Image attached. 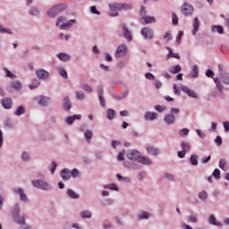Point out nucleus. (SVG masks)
Returning <instances> with one entry per match:
<instances>
[{"instance_id":"a211bd4d","label":"nucleus","mask_w":229,"mask_h":229,"mask_svg":"<svg viewBox=\"0 0 229 229\" xmlns=\"http://www.w3.org/2000/svg\"><path fill=\"white\" fill-rule=\"evenodd\" d=\"M14 192H17L19 194L21 201H28V197L26 196V193H24V190L21 188H17L14 190Z\"/></svg>"},{"instance_id":"423d86ee","label":"nucleus","mask_w":229,"mask_h":229,"mask_svg":"<svg viewBox=\"0 0 229 229\" xmlns=\"http://www.w3.org/2000/svg\"><path fill=\"white\" fill-rule=\"evenodd\" d=\"M181 12L182 13H183V15H185V17H189L190 15H192V13H194V7L187 3H184L182 4Z\"/></svg>"},{"instance_id":"13d9d810","label":"nucleus","mask_w":229,"mask_h":229,"mask_svg":"<svg viewBox=\"0 0 229 229\" xmlns=\"http://www.w3.org/2000/svg\"><path fill=\"white\" fill-rule=\"evenodd\" d=\"M199 198L200 199H205L207 198V191H200L199 194Z\"/></svg>"},{"instance_id":"de8ad7c7","label":"nucleus","mask_w":229,"mask_h":229,"mask_svg":"<svg viewBox=\"0 0 229 229\" xmlns=\"http://www.w3.org/2000/svg\"><path fill=\"white\" fill-rule=\"evenodd\" d=\"M192 72H193L192 78H198V74H199L198 65H193Z\"/></svg>"},{"instance_id":"09e8293b","label":"nucleus","mask_w":229,"mask_h":229,"mask_svg":"<svg viewBox=\"0 0 229 229\" xmlns=\"http://www.w3.org/2000/svg\"><path fill=\"white\" fill-rule=\"evenodd\" d=\"M188 221L189 223H198V218L196 217V216L191 215L188 217Z\"/></svg>"},{"instance_id":"a18cd8bd","label":"nucleus","mask_w":229,"mask_h":229,"mask_svg":"<svg viewBox=\"0 0 229 229\" xmlns=\"http://www.w3.org/2000/svg\"><path fill=\"white\" fill-rule=\"evenodd\" d=\"M213 176L216 180H219L221 178V171L219 169H215L213 172Z\"/></svg>"},{"instance_id":"c03bdc74","label":"nucleus","mask_w":229,"mask_h":229,"mask_svg":"<svg viewBox=\"0 0 229 229\" xmlns=\"http://www.w3.org/2000/svg\"><path fill=\"white\" fill-rule=\"evenodd\" d=\"M76 98H77V99L83 101V99H85V94L83 93V91H77Z\"/></svg>"},{"instance_id":"e2e57ef3","label":"nucleus","mask_w":229,"mask_h":229,"mask_svg":"<svg viewBox=\"0 0 229 229\" xmlns=\"http://www.w3.org/2000/svg\"><path fill=\"white\" fill-rule=\"evenodd\" d=\"M0 33H9V34H12L11 31H9L8 29L6 28H4L3 26L0 25Z\"/></svg>"},{"instance_id":"f03ea898","label":"nucleus","mask_w":229,"mask_h":229,"mask_svg":"<svg viewBox=\"0 0 229 229\" xmlns=\"http://www.w3.org/2000/svg\"><path fill=\"white\" fill-rule=\"evenodd\" d=\"M21 207L19 204H16L13 209V217L15 221V223H18V225H24L26 223V218L24 216H21Z\"/></svg>"},{"instance_id":"2f4dec72","label":"nucleus","mask_w":229,"mask_h":229,"mask_svg":"<svg viewBox=\"0 0 229 229\" xmlns=\"http://www.w3.org/2000/svg\"><path fill=\"white\" fill-rule=\"evenodd\" d=\"M81 217H82V219H90L92 217V213H90V211L88 210L81 211Z\"/></svg>"},{"instance_id":"6e6552de","label":"nucleus","mask_w":229,"mask_h":229,"mask_svg":"<svg viewBox=\"0 0 229 229\" xmlns=\"http://www.w3.org/2000/svg\"><path fill=\"white\" fill-rule=\"evenodd\" d=\"M65 22V18L61 16L57 19L56 26H60V30H65L66 28H71V22Z\"/></svg>"},{"instance_id":"393cba45","label":"nucleus","mask_w":229,"mask_h":229,"mask_svg":"<svg viewBox=\"0 0 229 229\" xmlns=\"http://www.w3.org/2000/svg\"><path fill=\"white\" fill-rule=\"evenodd\" d=\"M64 109V110H71V100L69 97H65L63 100Z\"/></svg>"},{"instance_id":"f8f14e48","label":"nucleus","mask_w":229,"mask_h":229,"mask_svg":"<svg viewBox=\"0 0 229 229\" xmlns=\"http://www.w3.org/2000/svg\"><path fill=\"white\" fill-rule=\"evenodd\" d=\"M127 157L129 160H136L139 162V159L140 158V153L137 150H132L127 154Z\"/></svg>"},{"instance_id":"49530a36","label":"nucleus","mask_w":229,"mask_h":229,"mask_svg":"<svg viewBox=\"0 0 229 229\" xmlns=\"http://www.w3.org/2000/svg\"><path fill=\"white\" fill-rule=\"evenodd\" d=\"M38 12H39L38 8H37V7H32L30 10V15H38Z\"/></svg>"},{"instance_id":"9d476101","label":"nucleus","mask_w":229,"mask_h":229,"mask_svg":"<svg viewBox=\"0 0 229 229\" xmlns=\"http://www.w3.org/2000/svg\"><path fill=\"white\" fill-rule=\"evenodd\" d=\"M181 90H182V92L187 94L190 98H193L194 99H198V98H199V96L196 94V92H194V90H191V89H189V87H187V86H182L181 88Z\"/></svg>"},{"instance_id":"69168bd1","label":"nucleus","mask_w":229,"mask_h":229,"mask_svg":"<svg viewBox=\"0 0 229 229\" xmlns=\"http://www.w3.org/2000/svg\"><path fill=\"white\" fill-rule=\"evenodd\" d=\"M140 15L141 17H146V8H144L143 5L141 6V9H140Z\"/></svg>"},{"instance_id":"37998d69","label":"nucleus","mask_w":229,"mask_h":229,"mask_svg":"<svg viewBox=\"0 0 229 229\" xmlns=\"http://www.w3.org/2000/svg\"><path fill=\"white\" fill-rule=\"evenodd\" d=\"M82 89L85 90V92H88V94H92V87H90V85L84 84L82 85Z\"/></svg>"},{"instance_id":"e433bc0d","label":"nucleus","mask_w":229,"mask_h":229,"mask_svg":"<svg viewBox=\"0 0 229 229\" xmlns=\"http://www.w3.org/2000/svg\"><path fill=\"white\" fill-rule=\"evenodd\" d=\"M190 162L191 165H198V156L196 155H191L190 158Z\"/></svg>"},{"instance_id":"c756f323","label":"nucleus","mask_w":229,"mask_h":229,"mask_svg":"<svg viewBox=\"0 0 229 229\" xmlns=\"http://www.w3.org/2000/svg\"><path fill=\"white\" fill-rule=\"evenodd\" d=\"M11 86L12 89H15L16 90H21V89H22V83H21V81H18L11 82Z\"/></svg>"},{"instance_id":"052dcab7","label":"nucleus","mask_w":229,"mask_h":229,"mask_svg":"<svg viewBox=\"0 0 229 229\" xmlns=\"http://www.w3.org/2000/svg\"><path fill=\"white\" fill-rule=\"evenodd\" d=\"M215 142L217 144V146H221V144H223V139H221V136H217Z\"/></svg>"},{"instance_id":"0eeeda50","label":"nucleus","mask_w":229,"mask_h":229,"mask_svg":"<svg viewBox=\"0 0 229 229\" xmlns=\"http://www.w3.org/2000/svg\"><path fill=\"white\" fill-rule=\"evenodd\" d=\"M109 8L111 10H130L131 9V5L129 4H110Z\"/></svg>"},{"instance_id":"7ed1b4c3","label":"nucleus","mask_w":229,"mask_h":229,"mask_svg":"<svg viewBox=\"0 0 229 229\" xmlns=\"http://www.w3.org/2000/svg\"><path fill=\"white\" fill-rule=\"evenodd\" d=\"M65 10L64 4H57L54 5L52 8H50L47 12V15H49L52 18L56 17L60 12H64Z\"/></svg>"},{"instance_id":"58836bf2","label":"nucleus","mask_w":229,"mask_h":229,"mask_svg":"<svg viewBox=\"0 0 229 229\" xmlns=\"http://www.w3.org/2000/svg\"><path fill=\"white\" fill-rule=\"evenodd\" d=\"M221 80L223 81L225 85H229V75L228 73H225L221 75Z\"/></svg>"},{"instance_id":"864d4df0","label":"nucleus","mask_w":229,"mask_h":229,"mask_svg":"<svg viewBox=\"0 0 229 229\" xmlns=\"http://www.w3.org/2000/svg\"><path fill=\"white\" fill-rule=\"evenodd\" d=\"M21 158L24 162H28V160H30V154H28V152H23Z\"/></svg>"},{"instance_id":"473e14b6","label":"nucleus","mask_w":229,"mask_h":229,"mask_svg":"<svg viewBox=\"0 0 229 229\" xmlns=\"http://www.w3.org/2000/svg\"><path fill=\"white\" fill-rule=\"evenodd\" d=\"M67 194L72 199H78V198H80V195H78L76 192H74V191H72V189H68Z\"/></svg>"},{"instance_id":"f257e3e1","label":"nucleus","mask_w":229,"mask_h":229,"mask_svg":"<svg viewBox=\"0 0 229 229\" xmlns=\"http://www.w3.org/2000/svg\"><path fill=\"white\" fill-rule=\"evenodd\" d=\"M171 114H167L165 115V122L166 124H174L176 121L175 115H180V109L176 107H172L170 109Z\"/></svg>"},{"instance_id":"4be33fe9","label":"nucleus","mask_w":229,"mask_h":229,"mask_svg":"<svg viewBox=\"0 0 229 229\" xmlns=\"http://www.w3.org/2000/svg\"><path fill=\"white\" fill-rule=\"evenodd\" d=\"M147 151L148 155H152L153 157H157V155L160 154V150L155 147H148Z\"/></svg>"},{"instance_id":"4468645a","label":"nucleus","mask_w":229,"mask_h":229,"mask_svg":"<svg viewBox=\"0 0 229 229\" xmlns=\"http://www.w3.org/2000/svg\"><path fill=\"white\" fill-rule=\"evenodd\" d=\"M123 27V37L124 38H126V40H132V37H131V32L130 31V30H128V28H126V25L122 24Z\"/></svg>"},{"instance_id":"0e129e2a","label":"nucleus","mask_w":229,"mask_h":229,"mask_svg":"<svg viewBox=\"0 0 229 229\" xmlns=\"http://www.w3.org/2000/svg\"><path fill=\"white\" fill-rule=\"evenodd\" d=\"M91 13H95V15H99V11H98V9H96V6H91L90 8Z\"/></svg>"},{"instance_id":"5fc2aeb1","label":"nucleus","mask_w":229,"mask_h":229,"mask_svg":"<svg viewBox=\"0 0 229 229\" xmlns=\"http://www.w3.org/2000/svg\"><path fill=\"white\" fill-rule=\"evenodd\" d=\"M4 71L6 72L7 78H12V79L15 78V75L12 73V72H10L7 68H4Z\"/></svg>"},{"instance_id":"603ef678","label":"nucleus","mask_w":229,"mask_h":229,"mask_svg":"<svg viewBox=\"0 0 229 229\" xmlns=\"http://www.w3.org/2000/svg\"><path fill=\"white\" fill-rule=\"evenodd\" d=\"M118 10L119 9L111 10V12L109 13L110 17H117V15H119V13H117Z\"/></svg>"},{"instance_id":"20e7f679","label":"nucleus","mask_w":229,"mask_h":229,"mask_svg":"<svg viewBox=\"0 0 229 229\" xmlns=\"http://www.w3.org/2000/svg\"><path fill=\"white\" fill-rule=\"evenodd\" d=\"M182 151H178L177 155L179 158H185V155L187 152L191 151V143L187 141L181 142Z\"/></svg>"},{"instance_id":"680f3d73","label":"nucleus","mask_w":229,"mask_h":229,"mask_svg":"<svg viewBox=\"0 0 229 229\" xmlns=\"http://www.w3.org/2000/svg\"><path fill=\"white\" fill-rule=\"evenodd\" d=\"M106 189H110L111 191H117V185L115 184H109L107 186H105Z\"/></svg>"},{"instance_id":"2eb2a0df","label":"nucleus","mask_w":229,"mask_h":229,"mask_svg":"<svg viewBox=\"0 0 229 229\" xmlns=\"http://www.w3.org/2000/svg\"><path fill=\"white\" fill-rule=\"evenodd\" d=\"M49 103H51V98H47V97H39L38 98V105H40L41 106H47V105H49Z\"/></svg>"},{"instance_id":"4d7b16f0","label":"nucleus","mask_w":229,"mask_h":229,"mask_svg":"<svg viewBox=\"0 0 229 229\" xmlns=\"http://www.w3.org/2000/svg\"><path fill=\"white\" fill-rule=\"evenodd\" d=\"M145 78H147V80H151V81H153V80H155V75H153V73H151V72H147V73L145 74Z\"/></svg>"},{"instance_id":"ea45409f","label":"nucleus","mask_w":229,"mask_h":229,"mask_svg":"<svg viewBox=\"0 0 229 229\" xmlns=\"http://www.w3.org/2000/svg\"><path fill=\"white\" fill-rule=\"evenodd\" d=\"M189 129L183 128L179 131V135L180 137H187V135H189Z\"/></svg>"},{"instance_id":"338daca9","label":"nucleus","mask_w":229,"mask_h":229,"mask_svg":"<svg viewBox=\"0 0 229 229\" xmlns=\"http://www.w3.org/2000/svg\"><path fill=\"white\" fill-rule=\"evenodd\" d=\"M155 108L157 112H164V110L166 109L165 106H156Z\"/></svg>"},{"instance_id":"5701e85b","label":"nucleus","mask_w":229,"mask_h":229,"mask_svg":"<svg viewBox=\"0 0 229 229\" xmlns=\"http://www.w3.org/2000/svg\"><path fill=\"white\" fill-rule=\"evenodd\" d=\"M199 30V19H198V17H195L193 21L192 35H196Z\"/></svg>"},{"instance_id":"a878e982","label":"nucleus","mask_w":229,"mask_h":229,"mask_svg":"<svg viewBox=\"0 0 229 229\" xmlns=\"http://www.w3.org/2000/svg\"><path fill=\"white\" fill-rule=\"evenodd\" d=\"M208 223L210 225H214L215 226H223V224H221V222H217L216 220V216L214 215H211L209 216Z\"/></svg>"},{"instance_id":"ddd939ff","label":"nucleus","mask_w":229,"mask_h":229,"mask_svg":"<svg viewBox=\"0 0 229 229\" xmlns=\"http://www.w3.org/2000/svg\"><path fill=\"white\" fill-rule=\"evenodd\" d=\"M36 74L40 80H46L47 78H49V72L44 69L38 70Z\"/></svg>"},{"instance_id":"bb28decb","label":"nucleus","mask_w":229,"mask_h":229,"mask_svg":"<svg viewBox=\"0 0 229 229\" xmlns=\"http://www.w3.org/2000/svg\"><path fill=\"white\" fill-rule=\"evenodd\" d=\"M57 57L59 58V60H62V62H68V60H71V55L64 53H59L57 55Z\"/></svg>"},{"instance_id":"412c9836","label":"nucleus","mask_w":229,"mask_h":229,"mask_svg":"<svg viewBox=\"0 0 229 229\" xmlns=\"http://www.w3.org/2000/svg\"><path fill=\"white\" fill-rule=\"evenodd\" d=\"M138 162L140 164H143V165H151L152 164L151 159H149V157L141 156H140Z\"/></svg>"},{"instance_id":"72a5a7b5","label":"nucleus","mask_w":229,"mask_h":229,"mask_svg":"<svg viewBox=\"0 0 229 229\" xmlns=\"http://www.w3.org/2000/svg\"><path fill=\"white\" fill-rule=\"evenodd\" d=\"M142 19L144 20L146 24H151L152 22H156L155 17L153 16H143Z\"/></svg>"},{"instance_id":"bf43d9fd","label":"nucleus","mask_w":229,"mask_h":229,"mask_svg":"<svg viewBox=\"0 0 229 229\" xmlns=\"http://www.w3.org/2000/svg\"><path fill=\"white\" fill-rule=\"evenodd\" d=\"M99 98V102L101 106H103V108H105V106H106V104L105 102V98H103V96L98 97Z\"/></svg>"},{"instance_id":"6e6d98bb","label":"nucleus","mask_w":229,"mask_h":229,"mask_svg":"<svg viewBox=\"0 0 229 229\" xmlns=\"http://www.w3.org/2000/svg\"><path fill=\"white\" fill-rule=\"evenodd\" d=\"M165 40H166V42H169V40H171V31H166L165 36H164Z\"/></svg>"},{"instance_id":"4c0bfd02","label":"nucleus","mask_w":229,"mask_h":229,"mask_svg":"<svg viewBox=\"0 0 229 229\" xmlns=\"http://www.w3.org/2000/svg\"><path fill=\"white\" fill-rule=\"evenodd\" d=\"M225 166H226V159H225V158L220 159V161H219L220 169H222L223 171H226Z\"/></svg>"},{"instance_id":"dca6fc26","label":"nucleus","mask_w":229,"mask_h":229,"mask_svg":"<svg viewBox=\"0 0 229 229\" xmlns=\"http://www.w3.org/2000/svg\"><path fill=\"white\" fill-rule=\"evenodd\" d=\"M166 49L168 50V55L166 56V60H169V58H176L177 60H180V54L174 53L173 49L169 47H167Z\"/></svg>"},{"instance_id":"79ce46f5","label":"nucleus","mask_w":229,"mask_h":229,"mask_svg":"<svg viewBox=\"0 0 229 229\" xmlns=\"http://www.w3.org/2000/svg\"><path fill=\"white\" fill-rule=\"evenodd\" d=\"M140 219H148L149 218V213L148 211H143L139 216Z\"/></svg>"},{"instance_id":"6ab92c4d","label":"nucleus","mask_w":229,"mask_h":229,"mask_svg":"<svg viewBox=\"0 0 229 229\" xmlns=\"http://www.w3.org/2000/svg\"><path fill=\"white\" fill-rule=\"evenodd\" d=\"M77 120H80L81 119V114H74L72 116H68L66 119H65V123L67 124H72L74 123V121Z\"/></svg>"},{"instance_id":"7c9ffc66","label":"nucleus","mask_w":229,"mask_h":229,"mask_svg":"<svg viewBox=\"0 0 229 229\" xmlns=\"http://www.w3.org/2000/svg\"><path fill=\"white\" fill-rule=\"evenodd\" d=\"M212 31L214 33H216V31H217V33H219L220 35L225 33V30L223 29V26L221 25H215L212 27Z\"/></svg>"},{"instance_id":"a19ab883","label":"nucleus","mask_w":229,"mask_h":229,"mask_svg":"<svg viewBox=\"0 0 229 229\" xmlns=\"http://www.w3.org/2000/svg\"><path fill=\"white\" fill-rule=\"evenodd\" d=\"M58 72H59L60 76H62L63 78L67 80V71H65V69L58 68Z\"/></svg>"},{"instance_id":"3c124183","label":"nucleus","mask_w":229,"mask_h":229,"mask_svg":"<svg viewBox=\"0 0 229 229\" xmlns=\"http://www.w3.org/2000/svg\"><path fill=\"white\" fill-rule=\"evenodd\" d=\"M214 81L216 84L218 90L222 91L224 88H223V85H221L219 79H215Z\"/></svg>"},{"instance_id":"aec40b11","label":"nucleus","mask_w":229,"mask_h":229,"mask_svg":"<svg viewBox=\"0 0 229 229\" xmlns=\"http://www.w3.org/2000/svg\"><path fill=\"white\" fill-rule=\"evenodd\" d=\"M145 121H155L158 116L157 113L147 112L145 113Z\"/></svg>"},{"instance_id":"f704fd0d","label":"nucleus","mask_w":229,"mask_h":229,"mask_svg":"<svg viewBox=\"0 0 229 229\" xmlns=\"http://www.w3.org/2000/svg\"><path fill=\"white\" fill-rule=\"evenodd\" d=\"M85 139L88 142H90L92 137H94V134L92 133L91 131H86L84 133Z\"/></svg>"},{"instance_id":"b1692460","label":"nucleus","mask_w":229,"mask_h":229,"mask_svg":"<svg viewBox=\"0 0 229 229\" xmlns=\"http://www.w3.org/2000/svg\"><path fill=\"white\" fill-rule=\"evenodd\" d=\"M61 177L63 178V180H69V178H71V171H69V169L67 168L62 170Z\"/></svg>"},{"instance_id":"39448f33","label":"nucleus","mask_w":229,"mask_h":229,"mask_svg":"<svg viewBox=\"0 0 229 229\" xmlns=\"http://www.w3.org/2000/svg\"><path fill=\"white\" fill-rule=\"evenodd\" d=\"M32 185L38 189H42L43 191H49V189H51L49 183L42 180L32 181Z\"/></svg>"},{"instance_id":"8fccbe9b","label":"nucleus","mask_w":229,"mask_h":229,"mask_svg":"<svg viewBox=\"0 0 229 229\" xmlns=\"http://www.w3.org/2000/svg\"><path fill=\"white\" fill-rule=\"evenodd\" d=\"M172 21H173V24L174 26H176V24H178V16L174 13L172 14Z\"/></svg>"},{"instance_id":"c85d7f7f","label":"nucleus","mask_w":229,"mask_h":229,"mask_svg":"<svg viewBox=\"0 0 229 229\" xmlns=\"http://www.w3.org/2000/svg\"><path fill=\"white\" fill-rule=\"evenodd\" d=\"M106 117L109 121H112L115 118V110L114 109H107Z\"/></svg>"},{"instance_id":"f3484780","label":"nucleus","mask_w":229,"mask_h":229,"mask_svg":"<svg viewBox=\"0 0 229 229\" xmlns=\"http://www.w3.org/2000/svg\"><path fill=\"white\" fill-rule=\"evenodd\" d=\"M13 105V102H12V98H6L2 100V106H4V108H6L7 110L12 108Z\"/></svg>"},{"instance_id":"cd10ccee","label":"nucleus","mask_w":229,"mask_h":229,"mask_svg":"<svg viewBox=\"0 0 229 229\" xmlns=\"http://www.w3.org/2000/svg\"><path fill=\"white\" fill-rule=\"evenodd\" d=\"M180 71H182V66H180V64L172 66L169 69V72H171V74H178V72H180Z\"/></svg>"},{"instance_id":"774afa93","label":"nucleus","mask_w":229,"mask_h":229,"mask_svg":"<svg viewBox=\"0 0 229 229\" xmlns=\"http://www.w3.org/2000/svg\"><path fill=\"white\" fill-rule=\"evenodd\" d=\"M224 128L225 131H229V122L224 123Z\"/></svg>"},{"instance_id":"9b49d317","label":"nucleus","mask_w":229,"mask_h":229,"mask_svg":"<svg viewBox=\"0 0 229 229\" xmlns=\"http://www.w3.org/2000/svg\"><path fill=\"white\" fill-rule=\"evenodd\" d=\"M126 46L124 45H120L116 50L115 53V57L116 58H121V56H125L126 55Z\"/></svg>"},{"instance_id":"1a4fd4ad","label":"nucleus","mask_w":229,"mask_h":229,"mask_svg":"<svg viewBox=\"0 0 229 229\" xmlns=\"http://www.w3.org/2000/svg\"><path fill=\"white\" fill-rule=\"evenodd\" d=\"M141 35L144 37V38L151 39L154 37L153 30L145 27L141 30Z\"/></svg>"},{"instance_id":"c9c22d12","label":"nucleus","mask_w":229,"mask_h":229,"mask_svg":"<svg viewBox=\"0 0 229 229\" xmlns=\"http://www.w3.org/2000/svg\"><path fill=\"white\" fill-rule=\"evenodd\" d=\"M24 112H26V109L24 108V106H20L16 111H15V115H22V114H24Z\"/></svg>"}]
</instances>
